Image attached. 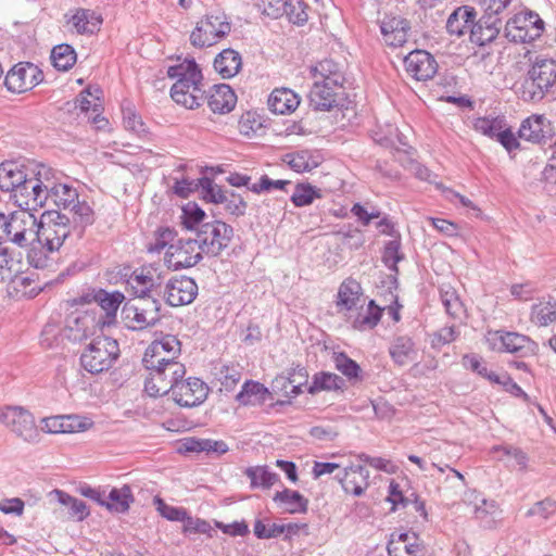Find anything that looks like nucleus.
<instances>
[{
	"mask_svg": "<svg viewBox=\"0 0 556 556\" xmlns=\"http://www.w3.org/2000/svg\"><path fill=\"white\" fill-rule=\"evenodd\" d=\"M401 243L399 240L389 241L383 250L382 261L387 267L397 273V263L403 258L400 253Z\"/></svg>",
	"mask_w": 556,
	"mask_h": 556,
	"instance_id": "62",
	"label": "nucleus"
},
{
	"mask_svg": "<svg viewBox=\"0 0 556 556\" xmlns=\"http://www.w3.org/2000/svg\"><path fill=\"white\" fill-rule=\"evenodd\" d=\"M42 187L34 178L25 174L24 181L14 190L13 197L20 206L24 205L25 210L30 211L47 204L48 197Z\"/></svg>",
	"mask_w": 556,
	"mask_h": 556,
	"instance_id": "17",
	"label": "nucleus"
},
{
	"mask_svg": "<svg viewBox=\"0 0 556 556\" xmlns=\"http://www.w3.org/2000/svg\"><path fill=\"white\" fill-rule=\"evenodd\" d=\"M241 66L240 53L230 48L223 50L214 60L215 71L225 79L237 75Z\"/></svg>",
	"mask_w": 556,
	"mask_h": 556,
	"instance_id": "33",
	"label": "nucleus"
},
{
	"mask_svg": "<svg viewBox=\"0 0 556 556\" xmlns=\"http://www.w3.org/2000/svg\"><path fill=\"white\" fill-rule=\"evenodd\" d=\"M93 299L105 312L108 320L102 324L110 325L115 318L116 312L124 300V294L121 292L109 293L105 290L100 289L94 293Z\"/></svg>",
	"mask_w": 556,
	"mask_h": 556,
	"instance_id": "42",
	"label": "nucleus"
},
{
	"mask_svg": "<svg viewBox=\"0 0 556 556\" xmlns=\"http://www.w3.org/2000/svg\"><path fill=\"white\" fill-rule=\"evenodd\" d=\"M64 433L84 432L92 428L93 421L85 416L63 415Z\"/></svg>",
	"mask_w": 556,
	"mask_h": 556,
	"instance_id": "60",
	"label": "nucleus"
},
{
	"mask_svg": "<svg viewBox=\"0 0 556 556\" xmlns=\"http://www.w3.org/2000/svg\"><path fill=\"white\" fill-rule=\"evenodd\" d=\"M419 551L417 541H390L388 544L390 556H418Z\"/></svg>",
	"mask_w": 556,
	"mask_h": 556,
	"instance_id": "59",
	"label": "nucleus"
},
{
	"mask_svg": "<svg viewBox=\"0 0 556 556\" xmlns=\"http://www.w3.org/2000/svg\"><path fill=\"white\" fill-rule=\"evenodd\" d=\"M155 283L154 270L151 267H141L135 270L127 280L134 295L140 300L151 298L149 293Z\"/></svg>",
	"mask_w": 556,
	"mask_h": 556,
	"instance_id": "29",
	"label": "nucleus"
},
{
	"mask_svg": "<svg viewBox=\"0 0 556 556\" xmlns=\"http://www.w3.org/2000/svg\"><path fill=\"white\" fill-rule=\"evenodd\" d=\"M307 375L303 368L294 370L288 377L279 376L273 381L274 390L283 391L287 396H296L302 393V386L306 382Z\"/></svg>",
	"mask_w": 556,
	"mask_h": 556,
	"instance_id": "39",
	"label": "nucleus"
},
{
	"mask_svg": "<svg viewBox=\"0 0 556 556\" xmlns=\"http://www.w3.org/2000/svg\"><path fill=\"white\" fill-rule=\"evenodd\" d=\"M389 353L395 364L403 366L415 358V344L409 337L400 336L391 343Z\"/></svg>",
	"mask_w": 556,
	"mask_h": 556,
	"instance_id": "38",
	"label": "nucleus"
},
{
	"mask_svg": "<svg viewBox=\"0 0 556 556\" xmlns=\"http://www.w3.org/2000/svg\"><path fill=\"white\" fill-rule=\"evenodd\" d=\"M299 104L298 94L287 88L275 89L268 98V106L276 114L291 113Z\"/></svg>",
	"mask_w": 556,
	"mask_h": 556,
	"instance_id": "32",
	"label": "nucleus"
},
{
	"mask_svg": "<svg viewBox=\"0 0 556 556\" xmlns=\"http://www.w3.org/2000/svg\"><path fill=\"white\" fill-rule=\"evenodd\" d=\"M77 54L74 48L67 43L55 46L51 51V61L53 66L62 72H66L74 66Z\"/></svg>",
	"mask_w": 556,
	"mask_h": 556,
	"instance_id": "45",
	"label": "nucleus"
},
{
	"mask_svg": "<svg viewBox=\"0 0 556 556\" xmlns=\"http://www.w3.org/2000/svg\"><path fill=\"white\" fill-rule=\"evenodd\" d=\"M9 281L11 292L16 296L34 298L42 290L37 280V275L34 273L23 274L18 270Z\"/></svg>",
	"mask_w": 556,
	"mask_h": 556,
	"instance_id": "31",
	"label": "nucleus"
},
{
	"mask_svg": "<svg viewBox=\"0 0 556 556\" xmlns=\"http://www.w3.org/2000/svg\"><path fill=\"white\" fill-rule=\"evenodd\" d=\"M21 262L13 257V253L8 248L0 249V282H4L14 277L20 270Z\"/></svg>",
	"mask_w": 556,
	"mask_h": 556,
	"instance_id": "55",
	"label": "nucleus"
},
{
	"mask_svg": "<svg viewBox=\"0 0 556 556\" xmlns=\"http://www.w3.org/2000/svg\"><path fill=\"white\" fill-rule=\"evenodd\" d=\"M245 475L250 478L252 488L263 486L268 489L279 480L277 473L271 472L267 467L262 466L248 468Z\"/></svg>",
	"mask_w": 556,
	"mask_h": 556,
	"instance_id": "48",
	"label": "nucleus"
},
{
	"mask_svg": "<svg viewBox=\"0 0 556 556\" xmlns=\"http://www.w3.org/2000/svg\"><path fill=\"white\" fill-rule=\"evenodd\" d=\"M382 309L375 304V301H369L367 308L358 313L353 320V328L356 330H367L375 328L381 318Z\"/></svg>",
	"mask_w": 556,
	"mask_h": 556,
	"instance_id": "47",
	"label": "nucleus"
},
{
	"mask_svg": "<svg viewBox=\"0 0 556 556\" xmlns=\"http://www.w3.org/2000/svg\"><path fill=\"white\" fill-rule=\"evenodd\" d=\"M504 30L510 41L532 42L542 36L544 22L535 12H521L507 21Z\"/></svg>",
	"mask_w": 556,
	"mask_h": 556,
	"instance_id": "7",
	"label": "nucleus"
},
{
	"mask_svg": "<svg viewBox=\"0 0 556 556\" xmlns=\"http://www.w3.org/2000/svg\"><path fill=\"white\" fill-rule=\"evenodd\" d=\"M40 248H31L27 253L28 264L37 269L49 268L53 264L51 253L58 252L72 232L71 217L65 213L49 212L38 220Z\"/></svg>",
	"mask_w": 556,
	"mask_h": 556,
	"instance_id": "1",
	"label": "nucleus"
},
{
	"mask_svg": "<svg viewBox=\"0 0 556 556\" xmlns=\"http://www.w3.org/2000/svg\"><path fill=\"white\" fill-rule=\"evenodd\" d=\"M531 320L540 327L555 323L556 303L545 302L534 305L531 311Z\"/></svg>",
	"mask_w": 556,
	"mask_h": 556,
	"instance_id": "49",
	"label": "nucleus"
},
{
	"mask_svg": "<svg viewBox=\"0 0 556 556\" xmlns=\"http://www.w3.org/2000/svg\"><path fill=\"white\" fill-rule=\"evenodd\" d=\"M337 306L346 311L361 307L363 309L362 287L354 279L344 280L338 291Z\"/></svg>",
	"mask_w": 556,
	"mask_h": 556,
	"instance_id": "30",
	"label": "nucleus"
},
{
	"mask_svg": "<svg viewBox=\"0 0 556 556\" xmlns=\"http://www.w3.org/2000/svg\"><path fill=\"white\" fill-rule=\"evenodd\" d=\"M42 80V72L33 63H17L7 74L4 84L11 92L22 93Z\"/></svg>",
	"mask_w": 556,
	"mask_h": 556,
	"instance_id": "13",
	"label": "nucleus"
},
{
	"mask_svg": "<svg viewBox=\"0 0 556 556\" xmlns=\"http://www.w3.org/2000/svg\"><path fill=\"white\" fill-rule=\"evenodd\" d=\"M2 243L29 249L38 239V219L28 210H17L5 215Z\"/></svg>",
	"mask_w": 556,
	"mask_h": 556,
	"instance_id": "2",
	"label": "nucleus"
},
{
	"mask_svg": "<svg viewBox=\"0 0 556 556\" xmlns=\"http://www.w3.org/2000/svg\"><path fill=\"white\" fill-rule=\"evenodd\" d=\"M464 502L469 505H473V513L477 519L486 521V518L491 516L493 519L501 515L500 506L495 501H488L480 498L476 491L465 492Z\"/></svg>",
	"mask_w": 556,
	"mask_h": 556,
	"instance_id": "34",
	"label": "nucleus"
},
{
	"mask_svg": "<svg viewBox=\"0 0 556 556\" xmlns=\"http://www.w3.org/2000/svg\"><path fill=\"white\" fill-rule=\"evenodd\" d=\"M556 84V62L552 59H536L528 72L520 96L525 101L539 102Z\"/></svg>",
	"mask_w": 556,
	"mask_h": 556,
	"instance_id": "3",
	"label": "nucleus"
},
{
	"mask_svg": "<svg viewBox=\"0 0 556 556\" xmlns=\"http://www.w3.org/2000/svg\"><path fill=\"white\" fill-rule=\"evenodd\" d=\"M0 422L26 442H36L39 431L34 416L20 406H8L0 410Z\"/></svg>",
	"mask_w": 556,
	"mask_h": 556,
	"instance_id": "8",
	"label": "nucleus"
},
{
	"mask_svg": "<svg viewBox=\"0 0 556 556\" xmlns=\"http://www.w3.org/2000/svg\"><path fill=\"white\" fill-rule=\"evenodd\" d=\"M440 295L446 313L453 318H460L464 313V306L456 291L450 286L443 287L441 288Z\"/></svg>",
	"mask_w": 556,
	"mask_h": 556,
	"instance_id": "51",
	"label": "nucleus"
},
{
	"mask_svg": "<svg viewBox=\"0 0 556 556\" xmlns=\"http://www.w3.org/2000/svg\"><path fill=\"white\" fill-rule=\"evenodd\" d=\"M66 211L72 215L75 224V229L78 228V236H81L86 226L91 225L94 220L93 211L90 205L83 201L77 200Z\"/></svg>",
	"mask_w": 556,
	"mask_h": 556,
	"instance_id": "46",
	"label": "nucleus"
},
{
	"mask_svg": "<svg viewBox=\"0 0 556 556\" xmlns=\"http://www.w3.org/2000/svg\"><path fill=\"white\" fill-rule=\"evenodd\" d=\"M54 494L60 504L70 508L71 516L77 517L78 520H84L89 515V510L87 509L85 502L60 490H55Z\"/></svg>",
	"mask_w": 556,
	"mask_h": 556,
	"instance_id": "54",
	"label": "nucleus"
},
{
	"mask_svg": "<svg viewBox=\"0 0 556 556\" xmlns=\"http://www.w3.org/2000/svg\"><path fill=\"white\" fill-rule=\"evenodd\" d=\"M314 83L329 86H343L345 78L338 63L323 60L311 68Z\"/></svg>",
	"mask_w": 556,
	"mask_h": 556,
	"instance_id": "24",
	"label": "nucleus"
},
{
	"mask_svg": "<svg viewBox=\"0 0 556 556\" xmlns=\"http://www.w3.org/2000/svg\"><path fill=\"white\" fill-rule=\"evenodd\" d=\"M167 75L170 78H177V81L185 84L191 83V85L194 84V81H202L203 78L201 70L193 59H186L176 65L169 66Z\"/></svg>",
	"mask_w": 556,
	"mask_h": 556,
	"instance_id": "37",
	"label": "nucleus"
},
{
	"mask_svg": "<svg viewBox=\"0 0 556 556\" xmlns=\"http://www.w3.org/2000/svg\"><path fill=\"white\" fill-rule=\"evenodd\" d=\"M337 478L343 490L354 496L363 495L369 486V471L363 466H349L343 469L342 475H337Z\"/></svg>",
	"mask_w": 556,
	"mask_h": 556,
	"instance_id": "21",
	"label": "nucleus"
},
{
	"mask_svg": "<svg viewBox=\"0 0 556 556\" xmlns=\"http://www.w3.org/2000/svg\"><path fill=\"white\" fill-rule=\"evenodd\" d=\"M182 447L186 452L222 455L228 451V446L224 441H217L203 438H186L182 441Z\"/></svg>",
	"mask_w": 556,
	"mask_h": 556,
	"instance_id": "35",
	"label": "nucleus"
},
{
	"mask_svg": "<svg viewBox=\"0 0 556 556\" xmlns=\"http://www.w3.org/2000/svg\"><path fill=\"white\" fill-rule=\"evenodd\" d=\"M342 86H329L314 83L309 93V104L316 111H330L338 103V90Z\"/></svg>",
	"mask_w": 556,
	"mask_h": 556,
	"instance_id": "22",
	"label": "nucleus"
},
{
	"mask_svg": "<svg viewBox=\"0 0 556 556\" xmlns=\"http://www.w3.org/2000/svg\"><path fill=\"white\" fill-rule=\"evenodd\" d=\"M381 34L388 46L400 47L407 40L408 22L402 17H386L381 22Z\"/></svg>",
	"mask_w": 556,
	"mask_h": 556,
	"instance_id": "23",
	"label": "nucleus"
},
{
	"mask_svg": "<svg viewBox=\"0 0 556 556\" xmlns=\"http://www.w3.org/2000/svg\"><path fill=\"white\" fill-rule=\"evenodd\" d=\"M173 399L185 407L200 405L207 397V387L199 378L180 379L173 389Z\"/></svg>",
	"mask_w": 556,
	"mask_h": 556,
	"instance_id": "14",
	"label": "nucleus"
},
{
	"mask_svg": "<svg viewBox=\"0 0 556 556\" xmlns=\"http://www.w3.org/2000/svg\"><path fill=\"white\" fill-rule=\"evenodd\" d=\"M198 294V286L192 278L180 277L170 279L165 288L164 296L170 306L190 304Z\"/></svg>",
	"mask_w": 556,
	"mask_h": 556,
	"instance_id": "16",
	"label": "nucleus"
},
{
	"mask_svg": "<svg viewBox=\"0 0 556 556\" xmlns=\"http://www.w3.org/2000/svg\"><path fill=\"white\" fill-rule=\"evenodd\" d=\"M180 351V341L173 334H165L148 346L142 363L144 367H159L165 363H177L175 359L179 356Z\"/></svg>",
	"mask_w": 556,
	"mask_h": 556,
	"instance_id": "12",
	"label": "nucleus"
},
{
	"mask_svg": "<svg viewBox=\"0 0 556 556\" xmlns=\"http://www.w3.org/2000/svg\"><path fill=\"white\" fill-rule=\"evenodd\" d=\"M195 238L204 254L218 256L229 247L233 238V228L218 219L205 222L197 227Z\"/></svg>",
	"mask_w": 556,
	"mask_h": 556,
	"instance_id": "5",
	"label": "nucleus"
},
{
	"mask_svg": "<svg viewBox=\"0 0 556 556\" xmlns=\"http://www.w3.org/2000/svg\"><path fill=\"white\" fill-rule=\"evenodd\" d=\"M150 370L146 379L144 390L150 396H162L173 392L175 386L186 374L181 363H165L159 367H146Z\"/></svg>",
	"mask_w": 556,
	"mask_h": 556,
	"instance_id": "6",
	"label": "nucleus"
},
{
	"mask_svg": "<svg viewBox=\"0 0 556 556\" xmlns=\"http://www.w3.org/2000/svg\"><path fill=\"white\" fill-rule=\"evenodd\" d=\"M494 337L501 342L498 349L508 353L523 356L534 350V342L527 336L517 332L496 331Z\"/></svg>",
	"mask_w": 556,
	"mask_h": 556,
	"instance_id": "26",
	"label": "nucleus"
},
{
	"mask_svg": "<svg viewBox=\"0 0 556 556\" xmlns=\"http://www.w3.org/2000/svg\"><path fill=\"white\" fill-rule=\"evenodd\" d=\"M202 248L197 238L179 239L172 243L165 254V263L168 268L177 270L197 265L202 260Z\"/></svg>",
	"mask_w": 556,
	"mask_h": 556,
	"instance_id": "10",
	"label": "nucleus"
},
{
	"mask_svg": "<svg viewBox=\"0 0 556 556\" xmlns=\"http://www.w3.org/2000/svg\"><path fill=\"white\" fill-rule=\"evenodd\" d=\"M161 303L154 298L140 300L136 304L127 305L124 309L128 328L143 330L154 326L160 320Z\"/></svg>",
	"mask_w": 556,
	"mask_h": 556,
	"instance_id": "11",
	"label": "nucleus"
},
{
	"mask_svg": "<svg viewBox=\"0 0 556 556\" xmlns=\"http://www.w3.org/2000/svg\"><path fill=\"white\" fill-rule=\"evenodd\" d=\"M268 397V390L260 382L247 381L237 394V401L242 405H260Z\"/></svg>",
	"mask_w": 556,
	"mask_h": 556,
	"instance_id": "40",
	"label": "nucleus"
},
{
	"mask_svg": "<svg viewBox=\"0 0 556 556\" xmlns=\"http://www.w3.org/2000/svg\"><path fill=\"white\" fill-rule=\"evenodd\" d=\"M134 502L132 492L129 485L125 484L122 488H114L110 491L105 507L115 513H126L130 504Z\"/></svg>",
	"mask_w": 556,
	"mask_h": 556,
	"instance_id": "43",
	"label": "nucleus"
},
{
	"mask_svg": "<svg viewBox=\"0 0 556 556\" xmlns=\"http://www.w3.org/2000/svg\"><path fill=\"white\" fill-rule=\"evenodd\" d=\"M477 12L475 8L463 5L457 8L447 18L446 29L451 35L463 36L471 31V26L476 20Z\"/></svg>",
	"mask_w": 556,
	"mask_h": 556,
	"instance_id": "28",
	"label": "nucleus"
},
{
	"mask_svg": "<svg viewBox=\"0 0 556 556\" xmlns=\"http://www.w3.org/2000/svg\"><path fill=\"white\" fill-rule=\"evenodd\" d=\"M230 29V23L225 15H206L191 33L190 42L197 48L213 46L218 39L228 35Z\"/></svg>",
	"mask_w": 556,
	"mask_h": 556,
	"instance_id": "9",
	"label": "nucleus"
},
{
	"mask_svg": "<svg viewBox=\"0 0 556 556\" xmlns=\"http://www.w3.org/2000/svg\"><path fill=\"white\" fill-rule=\"evenodd\" d=\"M306 10L307 5L303 0H288L286 5L287 12L283 13V15L287 16L291 23L301 25L308 18Z\"/></svg>",
	"mask_w": 556,
	"mask_h": 556,
	"instance_id": "57",
	"label": "nucleus"
},
{
	"mask_svg": "<svg viewBox=\"0 0 556 556\" xmlns=\"http://www.w3.org/2000/svg\"><path fill=\"white\" fill-rule=\"evenodd\" d=\"M407 74L416 80H427L434 76L438 64L434 58L425 50H414L404 58Z\"/></svg>",
	"mask_w": 556,
	"mask_h": 556,
	"instance_id": "15",
	"label": "nucleus"
},
{
	"mask_svg": "<svg viewBox=\"0 0 556 556\" xmlns=\"http://www.w3.org/2000/svg\"><path fill=\"white\" fill-rule=\"evenodd\" d=\"M343 384L344 380L340 376L330 372H321L315 376L312 386L308 388V392L314 394L320 390H339Z\"/></svg>",
	"mask_w": 556,
	"mask_h": 556,
	"instance_id": "52",
	"label": "nucleus"
},
{
	"mask_svg": "<svg viewBox=\"0 0 556 556\" xmlns=\"http://www.w3.org/2000/svg\"><path fill=\"white\" fill-rule=\"evenodd\" d=\"M202 81H194L191 85L176 81L170 88V97L186 109L193 110L201 105L205 99V91L202 89Z\"/></svg>",
	"mask_w": 556,
	"mask_h": 556,
	"instance_id": "19",
	"label": "nucleus"
},
{
	"mask_svg": "<svg viewBox=\"0 0 556 556\" xmlns=\"http://www.w3.org/2000/svg\"><path fill=\"white\" fill-rule=\"evenodd\" d=\"M320 197L319 189L309 184H298L291 195V201L296 207H302L312 204L315 199Z\"/></svg>",
	"mask_w": 556,
	"mask_h": 556,
	"instance_id": "53",
	"label": "nucleus"
},
{
	"mask_svg": "<svg viewBox=\"0 0 556 556\" xmlns=\"http://www.w3.org/2000/svg\"><path fill=\"white\" fill-rule=\"evenodd\" d=\"M78 200L76 189L66 185L56 182L48 194V201L66 211L72 204Z\"/></svg>",
	"mask_w": 556,
	"mask_h": 556,
	"instance_id": "44",
	"label": "nucleus"
},
{
	"mask_svg": "<svg viewBox=\"0 0 556 556\" xmlns=\"http://www.w3.org/2000/svg\"><path fill=\"white\" fill-rule=\"evenodd\" d=\"M102 18L94 11L89 9H76L67 20V24L72 26L78 35L93 34L99 29Z\"/></svg>",
	"mask_w": 556,
	"mask_h": 556,
	"instance_id": "27",
	"label": "nucleus"
},
{
	"mask_svg": "<svg viewBox=\"0 0 556 556\" xmlns=\"http://www.w3.org/2000/svg\"><path fill=\"white\" fill-rule=\"evenodd\" d=\"M504 126V121L500 117H479L473 123L475 130L490 138L496 137Z\"/></svg>",
	"mask_w": 556,
	"mask_h": 556,
	"instance_id": "56",
	"label": "nucleus"
},
{
	"mask_svg": "<svg viewBox=\"0 0 556 556\" xmlns=\"http://www.w3.org/2000/svg\"><path fill=\"white\" fill-rule=\"evenodd\" d=\"M285 162L296 173L309 172L317 166L307 150L288 153Z\"/></svg>",
	"mask_w": 556,
	"mask_h": 556,
	"instance_id": "50",
	"label": "nucleus"
},
{
	"mask_svg": "<svg viewBox=\"0 0 556 556\" xmlns=\"http://www.w3.org/2000/svg\"><path fill=\"white\" fill-rule=\"evenodd\" d=\"M274 501L279 503L286 511L291 514L305 513L308 506V501L302 494L289 489L277 492L274 496Z\"/></svg>",
	"mask_w": 556,
	"mask_h": 556,
	"instance_id": "41",
	"label": "nucleus"
},
{
	"mask_svg": "<svg viewBox=\"0 0 556 556\" xmlns=\"http://www.w3.org/2000/svg\"><path fill=\"white\" fill-rule=\"evenodd\" d=\"M237 102L232 89L226 84L215 85L207 96V104L214 113H228Z\"/></svg>",
	"mask_w": 556,
	"mask_h": 556,
	"instance_id": "25",
	"label": "nucleus"
},
{
	"mask_svg": "<svg viewBox=\"0 0 556 556\" xmlns=\"http://www.w3.org/2000/svg\"><path fill=\"white\" fill-rule=\"evenodd\" d=\"M119 356V346L115 339L97 337L80 355L81 367L92 374L109 370Z\"/></svg>",
	"mask_w": 556,
	"mask_h": 556,
	"instance_id": "4",
	"label": "nucleus"
},
{
	"mask_svg": "<svg viewBox=\"0 0 556 556\" xmlns=\"http://www.w3.org/2000/svg\"><path fill=\"white\" fill-rule=\"evenodd\" d=\"M238 126L240 134L250 137L263 127V122L255 112L248 111L241 115Z\"/></svg>",
	"mask_w": 556,
	"mask_h": 556,
	"instance_id": "58",
	"label": "nucleus"
},
{
	"mask_svg": "<svg viewBox=\"0 0 556 556\" xmlns=\"http://www.w3.org/2000/svg\"><path fill=\"white\" fill-rule=\"evenodd\" d=\"M203 198L213 203H222L226 201V192L220 186L216 185L213 180L204 178L202 181Z\"/></svg>",
	"mask_w": 556,
	"mask_h": 556,
	"instance_id": "64",
	"label": "nucleus"
},
{
	"mask_svg": "<svg viewBox=\"0 0 556 556\" xmlns=\"http://www.w3.org/2000/svg\"><path fill=\"white\" fill-rule=\"evenodd\" d=\"M502 20L484 13L478 22L472 23L470 40L479 46L493 41L500 34Z\"/></svg>",
	"mask_w": 556,
	"mask_h": 556,
	"instance_id": "20",
	"label": "nucleus"
},
{
	"mask_svg": "<svg viewBox=\"0 0 556 556\" xmlns=\"http://www.w3.org/2000/svg\"><path fill=\"white\" fill-rule=\"evenodd\" d=\"M518 135L529 142L542 143L552 138L553 128L545 115L533 114L521 123Z\"/></svg>",
	"mask_w": 556,
	"mask_h": 556,
	"instance_id": "18",
	"label": "nucleus"
},
{
	"mask_svg": "<svg viewBox=\"0 0 556 556\" xmlns=\"http://www.w3.org/2000/svg\"><path fill=\"white\" fill-rule=\"evenodd\" d=\"M205 212L200 208L198 205L195 204H188L185 208H184V222L182 224L185 225L186 228L190 229V230H194L197 232V227H199L201 224H204V218H205Z\"/></svg>",
	"mask_w": 556,
	"mask_h": 556,
	"instance_id": "61",
	"label": "nucleus"
},
{
	"mask_svg": "<svg viewBox=\"0 0 556 556\" xmlns=\"http://www.w3.org/2000/svg\"><path fill=\"white\" fill-rule=\"evenodd\" d=\"M175 238V231L168 227L160 228L155 231L154 240L149 243V252H160L166 245H170Z\"/></svg>",
	"mask_w": 556,
	"mask_h": 556,
	"instance_id": "63",
	"label": "nucleus"
},
{
	"mask_svg": "<svg viewBox=\"0 0 556 556\" xmlns=\"http://www.w3.org/2000/svg\"><path fill=\"white\" fill-rule=\"evenodd\" d=\"M25 174V170L15 162L0 164V189L13 193L24 181Z\"/></svg>",
	"mask_w": 556,
	"mask_h": 556,
	"instance_id": "36",
	"label": "nucleus"
}]
</instances>
